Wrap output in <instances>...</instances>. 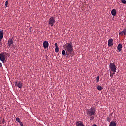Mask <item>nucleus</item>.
<instances>
[{"instance_id": "1", "label": "nucleus", "mask_w": 126, "mask_h": 126, "mask_svg": "<svg viewBox=\"0 0 126 126\" xmlns=\"http://www.w3.org/2000/svg\"><path fill=\"white\" fill-rule=\"evenodd\" d=\"M64 49L65 51H66L67 57H69V56H73L74 50H73V46H72V43H68L66 44Z\"/></svg>"}, {"instance_id": "2", "label": "nucleus", "mask_w": 126, "mask_h": 126, "mask_svg": "<svg viewBox=\"0 0 126 126\" xmlns=\"http://www.w3.org/2000/svg\"><path fill=\"white\" fill-rule=\"evenodd\" d=\"M86 113L90 117L91 121H92L95 118L96 115V109L91 107L90 109H87Z\"/></svg>"}, {"instance_id": "3", "label": "nucleus", "mask_w": 126, "mask_h": 126, "mask_svg": "<svg viewBox=\"0 0 126 126\" xmlns=\"http://www.w3.org/2000/svg\"><path fill=\"white\" fill-rule=\"evenodd\" d=\"M10 55H9L8 53L5 52H3L0 54V60L1 62H4L7 58H8Z\"/></svg>"}, {"instance_id": "4", "label": "nucleus", "mask_w": 126, "mask_h": 126, "mask_svg": "<svg viewBox=\"0 0 126 126\" xmlns=\"http://www.w3.org/2000/svg\"><path fill=\"white\" fill-rule=\"evenodd\" d=\"M109 68H110L111 71L116 72V70L117 69L116 68V65H115V63H111L109 65Z\"/></svg>"}, {"instance_id": "5", "label": "nucleus", "mask_w": 126, "mask_h": 126, "mask_svg": "<svg viewBox=\"0 0 126 126\" xmlns=\"http://www.w3.org/2000/svg\"><path fill=\"white\" fill-rule=\"evenodd\" d=\"M55 21L56 20L54 17H51L49 20L48 23L51 25V26H54V23H55Z\"/></svg>"}, {"instance_id": "6", "label": "nucleus", "mask_w": 126, "mask_h": 126, "mask_svg": "<svg viewBox=\"0 0 126 126\" xmlns=\"http://www.w3.org/2000/svg\"><path fill=\"white\" fill-rule=\"evenodd\" d=\"M23 84H22V83L20 81H18L17 82V81L16 82H15V86H17V87H18V88H22Z\"/></svg>"}, {"instance_id": "7", "label": "nucleus", "mask_w": 126, "mask_h": 126, "mask_svg": "<svg viewBox=\"0 0 126 126\" xmlns=\"http://www.w3.org/2000/svg\"><path fill=\"white\" fill-rule=\"evenodd\" d=\"M113 41L114 40L113 39H110L108 41V47H112V46H113L114 45V44L113 43Z\"/></svg>"}, {"instance_id": "8", "label": "nucleus", "mask_w": 126, "mask_h": 126, "mask_svg": "<svg viewBox=\"0 0 126 126\" xmlns=\"http://www.w3.org/2000/svg\"><path fill=\"white\" fill-rule=\"evenodd\" d=\"M76 126H84V124L81 121H77L76 122Z\"/></svg>"}, {"instance_id": "9", "label": "nucleus", "mask_w": 126, "mask_h": 126, "mask_svg": "<svg viewBox=\"0 0 126 126\" xmlns=\"http://www.w3.org/2000/svg\"><path fill=\"white\" fill-rule=\"evenodd\" d=\"M43 48L47 49L49 47V43L47 41H44L43 43Z\"/></svg>"}, {"instance_id": "10", "label": "nucleus", "mask_w": 126, "mask_h": 126, "mask_svg": "<svg viewBox=\"0 0 126 126\" xmlns=\"http://www.w3.org/2000/svg\"><path fill=\"white\" fill-rule=\"evenodd\" d=\"M122 49H123V45L122 44L120 43L117 47V49L119 51V52H121L122 51Z\"/></svg>"}, {"instance_id": "11", "label": "nucleus", "mask_w": 126, "mask_h": 126, "mask_svg": "<svg viewBox=\"0 0 126 126\" xmlns=\"http://www.w3.org/2000/svg\"><path fill=\"white\" fill-rule=\"evenodd\" d=\"M12 45H13V40L12 39H9L8 41V46L9 47H12Z\"/></svg>"}, {"instance_id": "12", "label": "nucleus", "mask_w": 126, "mask_h": 126, "mask_svg": "<svg viewBox=\"0 0 126 126\" xmlns=\"http://www.w3.org/2000/svg\"><path fill=\"white\" fill-rule=\"evenodd\" d=\"M126 29H124L123 31L119 32V35L120 36H123V35H124L125 36H126Z\"/></svg>"}, {"instance_id": "13", "label": "nucleus", "mask_w": 126, "mask_h": 126, "mask_svg": "<svg viewBox=\"0 0 126 126\" xmlns=\"http://www.w3.org/2000/svg\"><path fill=\"white\" fill-rule=\"evenodd\" d=\"M3 35H4V32L3 30L0 31V41L3 39Z\"/></svg>"}, {"instance_id": "14", "label": "nucleus", "mask_w": 126, "mask_h": 126, "mask_svg": "<svg viewBox=\"0 0 126 126\" xmlns=\"http://www.w3.org/2000/svg\"><path fill=\"white\" fill-rule=\"evenodd\" d=\"M110 126H117V122L116 121H111L109 125Z\"/></svg>"}, {"instance_id": "15", "label": "nucleus", "mask_w": 126, "mask_h": 126, "mask_svg": "<svg viewBox=\"0 0 126 126\" xmlns=\"http://www.w3.org/2000/svg\"><path fill=\"white\" fill-rule=\"evenodd\" d=\"M111 14L113 16H116V15H117V11H116V9H113L111 11Z\"/></svg>"}, {"instance_id": "16", "label": "nucleus", "mask_w": 126, "mask_h": 126, "mask_svg": "<svg viewBox=\"0 0 126 126\" xmlns=\"http://www.w3.org/2000/svg\"><path fill=\"white\" fill-rule=\"evenodd\" d=\"M111 119H112V113H110L109 116L106 118V120L107 122L110 123V122H111Z\"/></svg>"}, {"instance_id": "17", "label": "nucleus", "mask_w": 126, "mask_h": 126, "mask_svg": "<svg viewBox=\"0 0 126 126\" xmlns=\"http://www.w3.org/2000/svg\"><path fill=\"white\" fill-rule=\"evenodd\" d=\"M62 54L63 55V56L64 57H65V56H66V51H65V50H63L62 51Z\"/></svg>"}, {"instance_id": "18", "label": "nucleus", "mask_w": 126, "mask_h": 126, "mask_svg": "<svg viewBox=\"0 0 126 126\" xmlns=\"http://www.w3.org/2000/svg\"><path fill=\"white\" fill-rule=\"evenodd\" d=\"M98 90H99L100 91H101V90H102V89H103V88H102V86H98L97 87Z\"/></svg>"}, {"instance_id": "19", "label": "nucleus", "mask_w": 126, "mask_h": 126, "mask_svg": "<svg viewBox=\"0 0 126 126\" xmlns=\"http://www.w3.org/2000/svg\"><path fill=\"white\" fill-rule=\"evenodd\" d=\"M55 51L56 53H58L59 52V47H56L55 48Z\"/></svg>"}, {"instance_id": "20", "label": "nucleus", "mask_w": 126, "mask_h": 126, "mask_svg": "<svg viewBox=\"0 0 126 126\" xmlns=\"http://www.w3.org/2000/svg\"><path fill=\"white\" fill-rule=\"evenodd\" d=\"M16 121H17V122H18V123H20L21 122L20 121V118H19V117L16 118Z\"/></svg>"}, {"instance_id": "21", "label": "nucleus", "mask_w": 126, "mask_h": 126, "mask_svg": "<svg viewBox=\"0 0 126 126\" xmlns=\"http://www.w3.org/2000/svg\"><path fill=\"white\" fill-rule=\"evenodd\" d=\"M110 77H111V78H113V76H114V74L112 73V72L111 71H110Z\"/></svg>"}, {"instance_id": "22", "label": "nucleus", "mask_w": 126, "mask_h": 126, "mask_svg": "<svg viewBox=\"0 0 126 126\" xmlns=\"http://www.w3.org/2000/svg\"><path fill=\"white\" fill-rule=\"evenodd\" d=\"M121 1L123 4H126V1L125 0H121Z\"/></svg>"}, {"instance_id": "23", "label": "nucleus", "mask_w": 126, "mask_h": 126, "mask_svg": "<svg viewBox=\"0 0 126 126\" xmlns=\"http://www.w3.org/2000/svg\"><path fill=\"white\" fill-rule=\"evenodd\" d=\"M5 5L6 7H7V5H8V1H6L5 3Z\"/></svg>"}, {"instance_id": "24", "label": "nucleus", "mask_w": 126, "mask_h": 126, "mask_svg": "<svg viewBox=\"0 0 126 126\" xmlns=\"http://www.w3.org/2000/svg\"><path fill=\"white\" fill-rule=\"evenodd\" d=\"M99 76H97L96 77V82H97V83H98L99 82Z\"/></svg>"}, {"instance_id": "25", "label": "nucleus", "mask_w": 126, "mask_h": 126, "mask_svg": "<svg viewBox=\"0 0 126 126\" xmlns=\"http://www.w3.org/2000/svg\"><path fill=\"white\" fill-rule=\"evenodd\" d=\"M19 124L21 126H24L23 123H22V122H19Z\"/></svg>"}, {"instance_id": "26", "label": "nucleus", "mask_w": 126, "mask_h": 126, "mask_svg": "<svg viewBox=\"0 0 126 126\" xmlns=\"http://www.w3.org/2000/svg\"><path fill=\"white\" fill-rule=\"evenodd\" d=\"M55 48H57V47H58V44H57V43H56L55 44Z\"/></svg>"}, {"instance_id": "27", "label": "nucleus", "mask_w": 126, "mask_h": 126, "mask_svg": "<svg viewBox=\"0 0 126 126\" xmlns=\"http://www.w3.org/2000/svg\"><path fill=\"white\" fill-rule=\"evenodd\" d=\"M2 66V63H0V68Z\"/></svg>"}, {"instance_id": "28", "label": "nucleus", "mask_w": 126, "mask_h": 126, "mask_svg": "<svg viewBox=\"0 0 126 126\" xmlns=\"http://www.w3.org/2000/svg\"><path fill=\"white\" fill-rule=\"evenodd\" d=\"M115 73H116V72H113V73H112V74H113V75H114L115 74Z\"/></svg>"}, {"instance_id": "29", "label": "nucleus", "mask_w": 126, "mask_h": 126, "mask_svg": "<svg viewBox=\"0 0 126 126\" xmlns=\"http://www.w3.org/2000/svg\"><path fill=\"white\" fill-rule=\"evenodd\" d=\"M92 126H97L95 124H94Z\"/></svg>"}, {"instance_id": "30", "label": "nucleus", "mask_w": 126, "mask_h": 126, "mask_svg": "<svg viewBox=\"0 0 126 126\" xmlns=\"http://www.w3.org/2000/svg\"><path fill=\"white\" fill-rule=\"evenodd\" d=\"M31 29H32V27H30V30H31Z\"/></svg>"}, {"instance_id": "31", "label": "nucleus", "mask_w": 126, "mask_h": 126, "mask_svg": "<svg viewBox=\"0 0 126 126\" xmlns=\"http://www.w3.org/2000/svg\"><path fill=\"white\" fill-rule=\"evenodd\" d=\"M4 121H5L4 119H3L2 121V123H4Z\"/></svg>"}]
</instances>
